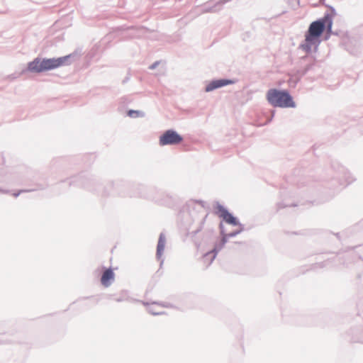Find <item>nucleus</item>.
I'll return each mask as SVG.
<instances>
[{
	"label": "nucleus",
	"mask_w": 363,
	"mask_h": 363,
	"mask_svg": "<svg viewBox=\"0 0 363 363\" xmlns=\"http://www.w3.org/2000/svg\"><path fill=\"white\" fill-rule=\"evenodd\" d=\"M166 243L165 235L164 233H161L159 235L158 242L157 245L156 257L158 259H160Z\"/></svg>",
	"instance_id": "f8f14e48"
},
{
	"label": "nucleus",
	"mask_w": 363,
	"mask_h": 363,
	"mask_svg": "<svg viewBox=\"0 0 363 363\" xmlns=\"http://www.w3.org/2000/svg\"><path fill=\"white\" fill-rule=\"evenodd\" d=\"M235 83L234 80L229 79H218L211 81L205 87V91L211 92L215 89Z\"/></svg>",
	"instance_id": "6e6552de"
},
{
	"label": "nucleus",
	"mask_w": 363,
	"mask_h": 363,
	"mask_svg": "<svg viewBox=\"0 0 363 363\" xmlns=\"http://www.w3.org/2000/svg\"><path fill=\"white\" fill-rule=\"evenodd\" d=\"M208 214H206L204 216H203L198 221L196 226H194L193 224L189 225L187 229V235L192 239L194 238L196 235L203 229Z\"/></svg>",
	"instance_id": "9d476101"
},
{
	"label": "nucleus",
	"mask_w": 363,
	"mask_h": 363,
	"mask_svg": "<svg viewBox=\"0 0 363 363\" xmlns=\"http://www.w3.org/2000/svg\"><path fill=\"white\" fill-rule=\"evenodd\" d=\"M69 185H76L85 189L96 192L102 196H107L111 194L121 196H125L124 190L126 185L122 182H110L106 186H103L99 179L91 175L81 174L72 179Z\"/></svg>",
	"instance_id": "f257e3e1"
},
{
	"label": "nucleus",
	"mask_w": 363,
	"mask_h": 363,
	"mask_svg": "<svg viewBox=\"0 0 363 363\" xmlns=\"http://www.w3.org/2000/svg\"><path fill=\"white\" fill-rule=\"evenodd\" d=\"M196 203L201 205V208H205L206 203L201 200H191L187 202L186 206L188 208H194V206Z\"/></svg>",
	"instance_id": "2eb2a0df"
},
{
	"label": "nucleus",
	"mask_w": 363,
	"mask_h": 363,
	"mask_svg": "<svg viewBox=\"0 0 363 363\" xmlns=\"http://www.w3.org/2000/svg\"><path fill=\"white\" fill-rule=\"evenodd\" d=\"M32 191L33 190H31V189H21V190H19L18 191H16V192L13 193V196L16 198V197H18L22 193L30 192V191Z\"/></svg>",
	"instance_id": "6ab92c4d"
},
{
	"label": "nucleus",
	"mask_w": 363,
	"mask_h": 363,
	"mask_svg": "<svg viewBox=\"0 0 363 363\" xmlns=\"http://www.w3.org/2000/svg\"><path fill=\"white\" fill-rule=\"evenodd\" d=\"M226 238H221L220 241L218 243H216L214 245V247L213 250L205 254L204 257L206 258H211L210 262L211 263L214 259L216 258L217 254L218 252H220L223 247L225 246V245L227 243Z\"/></svg>",
	"instance_id": "9b49d317"
},
{
	"label": "nucleus",
	"mask_w": 363,
	"mask_h": 363,
	"mask_svg": "<svg viewBox=\"0 0 363 363\" xmlns=\"http://www.w3.org/2000/svg\"><path fill=\"white\" fill-rule=\"evenodd\" d=\"M296 204H291V205H287V204H284L283 203H277V208L278 209H281V208H284L285 207H287V206H295Z\"/></svg>",
	"instance_id": "4be33fe9"
},
{
	"label": "nucleus",
	"mask_w": 363,
	"mask_h": 363,
	"mask_svg": "<svg viewBox=\"0 0 363 363\" xmlns=\"http://www.w3.org/2000/svg\"><path fill=\"white\" fill-rule=\"evenodd\" d=\"M194 242H195V244H196V245H198V246H199V245H200V242H199V241L197 242V241L194 240Z\"/></svg>",
	"instance_id": "cd10ccee"
},
{
	"label": "nucleus",
	"mask_w": 363,
	"mask_h": 363,
	"mask_svg": "<svg viewBox=\"0 0 363 363\" xmlns=\"http://www.w3.org/2000/svg\"><path fill=\"white\" fill-rule=\"evenodd\" d=\"M143 304L147 306V311L153 315H159L165 313L164 311H158L155 310V308L153 307L155 304H152V303H150L149 302L143 301Z\"/></svg>",
	"instance_id": "ddd939ff"
},
{
	"label": "nucleus",
	"mask_w": 363,
	"mask_h": 363,
	"mask_svg": "<svg viewBox=\"0 0 363 363\" xmlns=\"http://www.w3.org/2000/svg\"><path fill=\"white\" fill-rule=\"evenodd\" d=\"M4 163V158L3 157L0 155V164H2Z\"/></svg>",
	"instance_id": "bb28decb"
},
{
	"label": "nucleus",
	"mask_w": 363,
	"mask_h": 363,
	"mask_svg": "<svg viewBox=\"0 0 363 363\" xmlns=\"http://www.w3.org/2000/svg\"><path fill=\"white\" fill-rule=\"evenodd\" d=\"M5 333L4 330H0V335H4ZM14 340H8V339H4V338H0V343L1 344H6V343H9V342H13Z\"/></svg>",
	"instance_id": "f3484780"
},
{
	"label": "nucleus",
	"mask_w": 363,
	"mask_h": 363,
	"mask_svg": "<svg viewBox=\"0 0 363 363\" xmlns=\"http://www.w3.org/2000/svg\"><path fill=\"white\" fill-rule=\"evenodd\" d=\"M312 46H314L315 50L318 49V19L310 24L305 34V40L300 44L299 48L309 53L311 52Z\"/></svg>",
	"instance_id": "20e7f679"
},
{
	"label": "nucleus",
	"mask_w": 363,
	"mask_h": 363,
	"mask_svg": "<svg viewBox=\"0 0 363 363\" xmlns=\"http://www.w3.org/2000/svg\"><path fill=\"white\" fill-rule=\"evenodd\" d=\"M237 226L239 227V229H238V230H240V233L245 230V225L242 224L240 222V225H238Z\"/></svg>",
	"instance_id": "a878e982"
},
{
	"label": "nucleus",
	"mask_w": 363,
	"mask_h": 363,
	"mask_svg": "<svg viewBox=\"0 0 363 363\" xmlns=\"http://www.w3.org/2000/svg\"><path fill=\"white\" fill-rule=\"evenodd\" d=\"M103 272L101 277V283L104 287L110 286L115 279V274L111 267H102Z\"/></svg>",
	"instance_id": "1a4fd4ad"
},
{
	"label": "nucleus",
	"mask_w": 363,
	"mask_h": 363,
	"mask_svg": "<svg viewBox=\"0 0 363 363\" xmlns=\"http://www.w3.org/2000/svg\"><path fill=\"white\" fill-rule=\"evenodd\" d=\"M5 182V179H4L3 178H1L0 177V182ZM0 193L1 194H9V190H7V189H2L0 187Z\"/></svg>",
	"instance_id": "5701e85b"
},
{
	"label": "nucleus",
	"mask_w": 363,
	"mask_h": 363,
	"mask_svg": "<svg viewBox=\"0 0 363 363\" xmlns=\"http://www.w3.org/2000/svg\"><path fill=\"white\" fill-rule=\"evenodd\" d=\"M71 55L57 58L36 57L28 63L27 69L32 73H41L70 64Z\"/></svg>",
	"instance_id": "f03ea898"
},
{
	"label": "nucleus",
	"mask_w": 363,
	"mask_h": 363,
	"mask_svg": "<svg viewBox=\"0 0 363 363\" xmlns=\"http://www.w3.org/2000/svg\"><path fill=\"white\" fill-rule=\"evenodd\" d=\"M128 298L125 295H121L120 296L117 297L115 298V301H117V302H122V301H127Z\"/></svg>",
	"instance_id": "412c9836"
},
{
	"label": "nucleus",
	"mask_w": 363,
	"mask_h": 363,
	"mask_svg": "<svg viewBox=\"0 0 363 363\" xmlns=\"http://www.w3.org/2000/svg\"><path fill=\"white\" fill-rule=\"evenodd\" d=\"M240 233V230H235L231 233H227L226 235L224 236V238H226V240H228L229 238H234L239 235Z\"/></svg>",
	"instance_id": "dca6fc26"
},
{
	"label": "nucleus",
	"mask_w": 363,
	"mask_h": 363,
	"mask_svg": "<svg viewBox=\"0 0 363 363\" xmlns=\"http://www.w3.org/2000/svg\"><path fill=\"white\" fill-rule=\"evenodd\" d=\"M274 113H275V111L274 110H272V116L267 119V122L265 123V124H267L269 123H270L274 116Z\"/></svg>",
	"instance_id": "393cba45"
},
{
	"label": "nucleus",
	"mask_w": 363,
	"mask_h": 363,
	"mask_svg": "<svg viewBox=\"0 0 363 363\" xmlns=\"http://www.w3.org/2000/svg\"><path fill=\"white\" fill-rule=\"evenodd\" d=\"M219 229H220V233L222 238L227 235V233H225L224 226L223 225V223H220Z\"/></svg>",
	"instance_id": "aec40b11"
},
{
	"label": "nucleus",
	"mask_w": 363,
	"mask_h": 363,
	"mask_svg": "<svg viewBox=\"0 0 363 363\" xmlns=\"http://www.w3.org/2000/svg\"><path fill=\"white\" fill-rule=\"evenodd\" d=\"M127 115L129 117L134 118L145 116L144 112H143L141 111L133 110V109L128 110L127 112Z\"/></svg>",
	"instance_id": "4468645a"
},
{
	"label": "nucleus",
	"mask_w": 363,
	"mask_h": 363,
	"mask_svg": "<svg viewBox=\"0 0 363 363\" xmlns=\"http://www.w3.org/2000/svg\"><path fill=\"white\" fill-rule=\"evenodd\" d=\"M266 98L273 107L295 108L296 103L292 96L286 89H270L267 91Z\"/></svg>",
	"instance_id": "7ed1b4c3"
},
{
	"label": "nucleus",
	"mask_w": 363,
	"mask_h": 363,
	"mask_svg": "<svg viewBox=\"0 0 363 363\" xmlns=\"http://www.w3.org/2000/svg\"><path fill=\"white\" fill-rule=\"evenodd\" d=\"M159 64H160V62H159V61H156V62H155L154 63H152V64L150 66V67H149V68H150V69H155V68L158 66V65H159Z\"/></svg>",
	"instance_id": "b1692460"
},
{
	"label": "nucleus",
	"mask_w": 363,
	"mask_h": 363,
	"mask_svg": "<svg viewBox=\"0 0 363 363\" xmlns=\"http://www.w3.org/2000/svg\"><path fill=\"white\" fill-rule=\"evenodd\" d=\"M216 208L219 217L222 218L225 223L233 226L240 225L238 218L230 213L223 205L218 203Z\"/></svg>",
	"instance_id": "423d86ee"
},
{
	"label": "nucleus",
	"mask_w": 363,
	"mask_h": 363,
	"mask_svg": "<svg viewBox=\"0 0 363 363\" xmlns=\"http://www.w3.org/2000/svg\"><path fill=\"white\" fill-rule=\"evenodd\" d=\"M152 304H158L159 306H161L164 308H173L172 304H171L169 303H167V302H162V303L152 302Z\"/></svg>",
	"instance_id": "a211bd4d"
},
{
	"label": "nucleus",
	"mask_w": 363,
	"mask_h": 363,
	"mask_svg": "<svg viewBox=\"0 0 363 363\" xmlns=\"http://www.w3.org/2000/svg\"><path fill=\"white\" fill-rule=\"evenodd\" d=\"M184 138L174 129L165 130L159 138L160 146L177 145L182 143Z\"/></svg>",
	"instance_id": "39448f33"
},
{
	"label": "nucleus",
	"mask_w": 363,
	"mask_h": 363,
	"mask_svg": "<svg viewBox=\"0 0 363 363\" xmlns=\"http://www.w3.org/2000/svg\"><path fill=\"white\" fill-rule=\"evenodd\" d=\"M332 26V17L326 15L323 18L319 20V38L326 40L330 33Z\"/></svg>",
	"instance_id": "0eeeda50"
}]
</instances>
